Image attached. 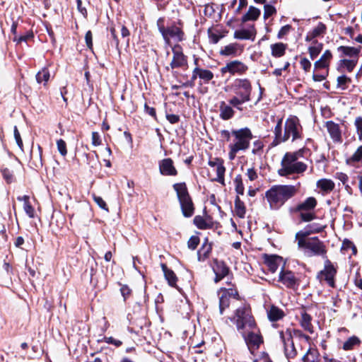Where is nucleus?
<instances>
[{
	"mask_svg": "<svg viewBox=\"0 0 362 362\" xmlns=\"http://www.w3.org/2000/svg\"><path fill=\"white\" fill-rule=\"evenodd\" d=\"M282 118L279 119L274 128L273 146H277L291 139L292 141L302 139L303 128L299 119L296 116L289 117L285 122L286 133L283 134Z\"/></svg>",
	"mask_w": 362,
	"mask_h": 362,
	"instance_id": "1",
	"label": "nucleus"
},
{
	"mask_svg": "<svg viewBox=\"0 0 362 362\" xmlns=\"http://www.w3.org/2000/svg\"><path fill=\"white\" fill-rule=\"evenodd\" d=\"M300 184L276 185L268 189L265 196L272 209H279L285 202L293 197L299 191Z\"/></svg>",
	"mask_w": 362,
	"mask_h": 362,
	"instance_id": "2",
	"label": "nucleus"
},
{
	"mask_svg": "<svg viewBox=\"0 0 362 362\" xmlns=\"http://www.w3.org/2000/svg\"><path fill=\"white\" fill-rule=\"evenodd\" d=\"M230 89L235 95L229 100L228 103L238 110H242L240 106L251 100L252 87L250 81L247 78H235L230 85Z\"/></svg>",
	"mask_w": 362,
	"mask_h": 362,
	"instance_id": "3",
	"label": "nucleus"
},
{
	"mask_svg": "<svg viewBox=\"0 0 362 362\" xmlns=\"http://www.w3.org/2000/svg\"><path fill=\"white\" fill-rule=\"evenodd\" d=\"M231 134L234 136V141L228 146V158L233 160L238 152L245 151L249 148L253 136L251 130L247 127L233 130Z\"/></svg>",
	"mask_w": 362,
	"mask_h": 362,
	"instance_id": "4",
	"label": "nucleus"
},
{
	"mask_svg": "<svg viewBox=\"0 0 362 362\" xmlns=\"http://www.w3.org/2000/svg\"><path fill=\"white\" fill-rule=\"evenodd\" d=\"M233 322L240 334H244V330L253 329L255 328V322L252 315L250 308L248 305L243 304L238 308L234 316L230 317Z\"/></svg>",
	"mask_w": 362,
	"mask_h": 362,
	"instance_id": "5",
	"label": "nucleus"
},
{
	"mask_svg": "<svg viewBox=\"0 0 362 362\" xmlns=\"http://www.w3.org/2000/svg\"><path fill=\"white\" fill-rule=\"evenodd\" d=\"M309 232H298L296 238L298 240V245L299 247L304 248L308 250L310 255H320L325 252L323 243L316 237L308 238Z\"/></svg>",
	"mask_w": 362,
	"mask_h": 362,
	"instance_id": "6",
	"label": "nucleus"
},
{
	"mask_svg": "<svg viewBox=\"0 0 362 362\" xmlns=\"http://www.w3.org/2000/svg\"><path fill=\"white\" fill-rule=\"evenodd\" d=\"M281 168L279 170L281 176H287L291 174H299L305 172L307 165L303 162L298 161L294 158V155L286 153L282 158Z\"/></svg>",
	"mask_w": 362,
	"mask_h": 362,
	"instance_id": "7",
	"label": "nucleus"
},
{
	"mask_svg": "<svg viewBox=\"0 0 362 362\" xmlns=\"http://www.w3.org/2000/svg\"><path fill=\"white\" fill-rule=\"evenodd\" d=\"M173 189L177 193L183 215L185 217H191L194 214V209L185 183L174 184Z\"/></svg>",
	"mask_w": 362,
	"mask_h": 362,
	"instance_id": "8",
	"label": "nucleus"
},
{
	"mask_svg": "<svg viewBox=\"0 0 362 362\" xmlns=\"http://www.w3.org/2000/svg\"><path fill=\"white\" fill-rule=\"evenodd\" d=\"M159 32L161 33L165 43L170 44V39L173 38L177 42H181L184 39V33L180 28L173 25L165 28L163 25V19L160 18L157 21Z\"/></svg>",
	"mask_w": 362,
	"mask_h": 362,
	"instance_id": "9",
	"label": "nucleus"
},
{
	"mask_svg": "<svg viewBox=\"0 0 362 362\" xmlns=\"http://www.w3.org/2000/svg\"><path fill=\"white\" fill-rule=\"evenodd\" d=\"M316 205V199L314 197H310L307 198L302 203L299 204L296 206V211L299 213V216L302 221H310L315 216L314 210Z\"/></svg>",
	"mask_w": 362,
	"mask_h": 362,
	"instance_id": "10",
	"label": "nucleus"
},
{
	"mask_svg": "<svg viewBox=\"0 0 362 362\" xmlns=\"http://www.w3.org/2000/svg\"><path fill=\"white\" fill-rule=\"evenodd\" d=\"M360 50V46L358 47L341 46V52H342L343 54L350 57L349 59H341V69H346L349 72H351L356 64Z\"/></svg>",
	"mask_w": 362,
	"mask_h": 362,
	"instance_id": "11",
	"label": "nucleus"
},
{
	"mask_svg": "<svg viewBox=\"0 0 362 362\" xmlns=\"http://www.w3.org/2000/svg\"><path fill=\"white\" fill-rule=\"evenodd\" d=\"M241 334L245 339L251 353L258 349L260 344L263 342L262 337L256 326L253 329L244 330V334Z\"/></svg>",
	"mask_w": 362,
	"mask_h": 362,
	"instance_id": "12",
	"label": "nucleus"
},
{
	"mask_svg": "<svg viewBox=\"0 0 362 362\" xmlns=\"http://www.w3.org/2000/svg\"><path fill=\"white\" fill-rule=\"evenodd\" d=\"M208 165L214 168L216 173V177L211 178V180L225 185L226 168L224 167L223 160L220 158H210Z\"/></svg>",
	"mask_w": 362,
	"mask_h": 362,
	"instance_id": "13",
	"label": "nucleus"
},
{
	"mask_svg": "<svg viewBox=\"0 0 362 362\" xmlns=\"http://www.w3.org/2000/svg\"><path fill=\"white\" fill-rule=\"evenodd\" d=\"M248 70V66L243 62L239 60H233L228 62L224 66L221 68L222 74L229 73L231 75L244 74Z\"/></svg>",
	"mask_w": 362,
	"mask_h": 362,
	"instance_id": "14",
	"label": "nucleus"
},
{
	"mask_svg": "<svg viewBox=\"0 0 362 362\" xmlns=\"http://www.w3.org/2000/svg\"><path fill=\"white\" fill-rule=\"evenodd\" d=\"M280 338L284 344V353L287 358H293L297 351L295 349L291 332L290 330L287 329L285 332H279Z\"/></svg>",
	"mask_w": 362,
	"mask_h": 362,
	"instance_id": "15",
	"label": "nucleus"
},
{
	"mask_svg": "<svg viewBox=\"0 0 362 362\" xmlns=\"http://www.w3.org/2000/svg\"><path fill=\"white\" fill-rule=\"evenodd\" d=\"M239 297L238 292L236 289L228 288L223 290L222 294L219 298V313L223 315L224 310L229 307L230 299L233 298L238 300Z\"/></svg>",
	"mask_w": 362,
	"mask_h": 362,
	"instance_id": "16",
	"label": "nucleus"
},
{
	"mask_svg": "<svg viewBox=\"0 0 362 362\" xmlns=\"http://www.w3.org/2000/svg\"><path fill=\"white\" fill-rule=\"evenodd\" d=\"M173 59L170 64L172 69L184 66L187 64V57L183 54L182 48L179 45L173 47Z\"/></svg>",
	"mask_w": 362,
	"mask_h": 362,
	"instance_id": "17",
	"label": "nucleus"
},
{
	"mask_svg": "<svg viewBox=\"0 0 362 362\" xmlns=\"http://www.w3.org/2000/svg\"><path fill=\"white\" fill-rule=\"evenodd\" d=\"M337 273V270L329 264H325L324 270L321 271L317 274V278L321 282H326L328 286L334 287V276Z\"/></svg>",
	"mask_w": 362,
	"mask_h": 362,
	"instance_id": "18",
	"label": "nucleus"
},
{
	"mask_svg": "<svg viewBox=\"0 0 362 362\" xmlns=\"http://www.w3.org/2000/svg\"><path fill=\"white\" fill-rule=\"evenodd\" d=\"M257 35V31L254 25H250L246 29H240L234 32L233 37L238 40H250L254 41Z\"/></svg>",
	"mask_w": 362,
	"mask_h": 362,
	"instance_id": "19",
	"label": "nucleus"
},
{
	"mask_svg": "<svg viewBox=\"0 0 362 362\" xmlns=\"http://www.w3.org/2000/svg\"><path fill=\"white\" fill-rule=\"evenodd\" d=\"M159 170L163 175L175 176L177 174V171L171 158H165L160 160L159 163Z\"/></svg>",
	"mask_w": 362,
	"mask_h": 362,
	"instance_id": "20",
	"label": "nucleus"
},
{
	"mask_svg": "<svg viewBox=\"0 0 362 362\" xmlns=\"http://www.w3.org/2000/svg\"><path fill=\"white\" fill-rule=\"evenodd\" d=\"M214 263L213 270L216 274L214 281L217 283L228 274L229 269L222 261L214 259Z\"/></svg>",
	"mask_w": 362,
	"mask_h": 362,
	"instance_id": "21",
	"label": "nucleus"
},
{
	"mask_svg": "<svg viewBox=\"0 0 362 362\" xmlns=\"http://www.w3.org/2000/svg\"><path fill=\"white\" fill-rule=\"evenodd\" d=\"M279 281L288 288H293L296 284V278L291 271H284L282 269L279 273Z\"/></svg>",
	"mask_w": 362,
	"mask_h": 362,
	"instance_id": "22",
	"label": "nucleus"
},
{
	"mask_svg": "<svg viewBox=\"0 0 362 362\" xmlns=\"http://www.w3.org/2000/svg\"><path fill=\"white\" fill-rule=\"evenodd\" d=\"M233 105L226 103L224 101H221L219 105V117L223 120H228L231 119L235 114V111L233 109Z\"/></svg>",
	"mask_w": 362,
	"mask_h": 362,
	"instance_id": "23",
	"label": "nucleus"
},
{
	"mask_svg": "<svg viewBox=\"0 0 362 362\" xmlns=\"http://www.w3.org/2000/svg\"><path fill=\"white\" fill-rule=\"evenodd\" d=\"M300 326L307 332L312 334L314 332L313 326L312 325V317L305 311H300Z\"/></svg>",
	"mask_w": 362,
	"mask_h": 362,
	"instance_id": "24",
	"label": "nucleus"
},
{
	"mask_svg": "<svg viewBox=\"0 0 362 362\" xmlns=\"http://www.w3.org/2000/svg\"><path fill=\"white\" fill-rule=\"evenodd\" d=\"M212 250L211 244L208 242V240L206 239L203 243L201 248L197 252V257L199 262H204L206 260L211 254Z\"/></svg>",
	"mask_w": 362,
	"mask_h": 362,
	"instance_id": "25",
	"label": "nucleus"
},
{
	"mask_svg": "<svg viewBox=\"0 0 362 362\" xmlns=\"http://www.w3.org/2000/svg\"><path fill=\"white\" fill-rule=\"evenodd\" d=\"M265 263L270 272L274 273L282 264V258L277 255H272L267 257Z\"/></svg>",
	"mask_w": 362,
	"mask_h": 362,
	"instance_id": "26",
	"label": "nucleus"
},
{
	"mask_svg": "<svg viewBox=\"0 0 362 362\" xmlns=\"http://www.w3.org/2000/svg\"><path fill=\"white\" fill-rule=\"evenodd\" d=\"M326 127L330 137L334 141H339V126L338 124L332 121H327L326 122Z\"/></svg>",
	"mask_w": 362,
	"mask_h": 362,
	"instance_id": "27",
	"label": "nucleus"
},
{
	"mask_svg": "<svg viewBox=\"0 0 362 362\" xmlns=\"http://www.w3.org/2000/svg\"><path fill=\"white\" fill-rule=\"evenodd\" d=\"M243 50V47L238 43H230L226 46H224L219 52V54L222 56H235L237 54L238 50Z\"/></svg>",
	"mask_w": 362,
	"mask_h": 362,
	"instance_id": "28",
	"label": "nucleus"
},
{
	"mask_svg": "<svg viewBox=\"0 0 362 362\" xmlns=\"http://www.w3.org/2000/svg\"><path fill=\"white\" fill-rule=\"evenodd\" d=\"M270 47L272 55L274 57L279 58L285 54L287 45L283 42H276L271 45Z\"/></svg>",
	"mask_w": 362,
	"mask_h": 362,
	"instance_id": "29",
	"label": "nucleus"
},
{
	"mask_svg": "<svg viewBox=\"0 0 362 362\" xmlns=\"http://www.w3.org/2000/svg\"><path fill=\"white\" fill-rule=\"evenodd\" d=\"M161 268L168 284L170 286L175 287L177 278L174 272L172 269H168L165 264H161Z\"/></svg>",
	"mask_w": 362,
	"mask_h": 362,
	"instance_id": "30",
	"label": "nucleus"
},
{
	"mask_svg": "<svg viewBox=\"0 0 362 362\" xmlns=\"http://www.w3.org/2000/svg\"><path fill=\"white\" fill-rule=\"evenodd\" d=\"M261 13L259 8L255 6H250L248 11L241 18L242 23H245L248 21H256L258 19Z\"/></svg>",
	"mask_w": 362,
	"mask_h": 362,
	"instance_id": "31",
	"label": "nucleus"
},
{
	"mask_svg": "<svg viewBox=\"0 0 362 362\" xmlns=\"http://www.w3.org/2000/svg\"><path fill=\"white\" fill-rule=\"evenodd\" d=\"M325 25L322 23H319L315 28L308 33L305 40L307 41H310L314 38L320 36L325 33Z\"/></svg>",
	"mask_w": 362,
	"mask_h": 362,
	"instance_id": "32",
	"label": "nucleus"
},
{
	"mask_svg": "<svg viewBox=\"0 0 362 362\" xmlns=\"http://www.w3.org/2000/svg\"><path fill=\"white\" fill-rule=\"evenodd\" d=\"M361 343V341L358 337L352 336L344 342L342 348L345 351L352 350L359 346Z\"/></svg>",
	"mask_w": 362,
	"mask_h": 362,
	"instance_id": "33",
	"label": "nucleus"
},
{
	"mask_svg": "<svg viewBox=\"0 0 362 362\" xmlns=\"http://www.w3.org/2000/svg\"><path fill=\"white\" fill-rule=\"evenodd\" d=\"M17 199L18 201L24 202L23 209L25 212L30 218H33L35 216V209L29 202V197L24 195L23 197H18Z\"/></svg>",
	"mask_w": 362,
	"mask_h": 362,
	"instance_id": "34",
	"label": "nucleus"
},
{
	"mask_svg": "<svg viewBox=\"0 0 362 362\" xmlns=\"http://www.w3.org/2000/svg\"><path fill=\"white\" fill-rule=\"evenodd\" d=\"M267 315L269 320L277 321L284 317V313L283 310H281L279 308L272 305L267 311Z\"/></svg>",
	"mask_w": 362,
	"mask_h": 362,
	"instance_id": "35",
	"label": "nucleus"
},
{
	"mask_svg": "<svg viewBox=\"0 0 362 362\" xmlns=\"http://www.w3.org/2000/svg\"><path fill=\"white\" fill-rule=\"evenodd\" d=\"M317 186L324 192H329L334 187V183L328 179H321L317 181Z\"/></svg>",
	"mask_w": 362,
	"mask_h": 362,
	"instance_id": "36",
	"label": "nucleus"
},
{
	"mask_svg": "<svg viewBox=\"0 0 362 362\" xmlns=\"http://www.w3.org/2000/svg\"><path fill=\"white\" fill-rule=\"evenodd\" d=\"M332 57L331 52L327 50L320 57V59L315 62V69H322L328 66V61Z\"/></svg>",
	"mask_w": 362,
	"mask_h": 362,
	"instance_id": "37",
	"label": "nucleus"
},
{
	"mask_svg": "<svg viewBox=\"0 0 362 362\" xmlns=\"http://www.w3.org/2000/svg\"><path fill=\"white\" fill-rule=\"evenodd\" d=\"M235 214L239 218H244L245 213H246V209L245 206V204L243 202H242L238 196L235 197Z\"/></svg>",
	"mask_w": 362,
	"mask_h": 362,
	"instance_id": "38",
	"label": "nucleus"
},
{
	"mask_svg": "<svg viewBox=\"0 0 362 362\" xmlns=\"http://www.w3.org/2000/svg\"><path fill=\"white\" fill-rule=\"evenodd\" d=\"M199 78L204 83H208L214 78V74L209 69H202L198 66Z\"/></svg>",
	"mask_w": 362,
	"mask_h": 362,
	"instance_id": "39",
	"label": "nucleus"
},
{
	"mask_svg": "<svg viewBox=\"0 0 362 362\" xmlns=\"http://www.w3.org/2000/svg\"><path fill=\"white\" fill-rule=\"evenodd\" d=\"M341 250L349 252L351 251L350 253H348L349 257L351 255H356L357 252V249L354 243L348 239H344L342 243V245L341 247Z\"/></svg>",
	"mask_w": 362,
	"mask_h": 362,
	"instance_id": "40",
	"label": "nucleus"
},
{
	"mask_svg": "<svg viewBox=\"0 0 362 362\" xmlns=\"http://www.w3.org/2000/svg\"><path fill=\"white\" fill-rule=\"evenodd\" d=\"M194 223L202 230L211 228V224L201 216H196L194 218Z\"/></svg>",
	"mask_w": 362,
	"mask_h": 362,
	"instance_id": "41",
	"label": "nucleus"
},
{
	"mask_svg": "<svg viewBox=\"0 0 362 362\" xmlns=\"http://www.w3.org/2000/svg\"><path fill=\"white\" fill-rule=\"evenodd\" d=\"M49 71L47 69L44 68L41 71H38L36 74V81L38 83H41L42 82L45 83V85L49 79Z\"/></svg>",
	"mask_w": 362,
	"mask_h": 362,
	"instance_id": "42",
	"label": "nucleus"
},
{
	"mask_svg": "<svg viewBox=\"0 0 362 362\" xmlns=\"http://www.w3.org/2000/svg\"><path fill=\"white\" fill-rule=\"evenodd\" d=\"M234 182L235 185V191L238 194L243 195L244 194V185L242 181V178L240 175H238L235 177L234 180Z\"/></svg>",
	"mask_w": 362,
	"mask_h": 362,
	"instance_id": "43",
	"label": "nucleus"
},
{
	"mask_svg": "<svg viewBox=\"0 0 362 362\" xmlns=\"http://www.w3.org/2000/svg\"><path fill=\"white\" fill-rule=\"evenodd\" d=\"M317 356L315 351L309 349L303 357V362H315Z\"/></svg>",
	"mask_w": 362,
	"mask_h": 362,
	"instance_id": "44",
	"label": "nucleus"
},
{
	"mask_svg": "<svg viewBox=\"0 0 362 362\" xmlns=\"http://www.w3.org/2000/svg\"><path fill=\"white\" fill-rule=\"evenodd\" d=\"M93 199L100 208L107 212L109 211V209L106 204V202L103 200V199L101 197L97 196L95 194H93Z\"/></svg>",
	"mask_w": 362,
	"mask_h": 362,
	"instance_id": "45",
	"label": "nucleus"
},
{
	"mask_svg": "<svg viewBox=\"0 0 362 362\" xmlns=\"http://www.w3.org/2000/svg\"><path fill=\"white\" fill-rule=\"evenodd\" d=\"M276 8L269 4H265L264 6V18H268L269 17L272 16L274 13H276Z\"/></svg>",
	"mask_w": 362,
	"mask_h": 362,
	"instance_id": "46",
	"label": "nucleus"
},
{
	"mask_svg": "<svg viewBox=\"0 0 362 362\" xmlns=\"http://www.w3.org/2000/svg\"><path fill=\"white\" fill-rule=\"evenodd\" d=\"M208 35L210 42L213 44L218 43V42L224 37L223 35L213 33L210 29L209 30Z\"/></svg>",
	"mask_w": 362,
	"mask_h": 362,
	"instance_id": "47",
	"label": "nucleus"
},
{
	"mask_svg": "<svg viewBox=\"0 0 362 362\" xmlns=\"http://www.w3.org/2000/svg\"><path fill=\"white\" fill-rule=\"evenodd\" d=\"M57 146L60 154L65 156L67 154L66 142L63 139H59L57 141Z\"/></svg>",
	"mask_w": 362,
	"mask_h": 362,
	"instance_id": "48",
	"label": "nucleus"
},
{
	"mask_svg": "<svg viewBox=\"0 0 362 362\" xmlns=\"http://www.w3.org/2000/svg\"><path fill=\"white\" fill-rule=\"evenodd\" d=\"M354 124L356 128V132L358 136V139L360 141H362V117H356L355 119Z\"/></svg>",
	"mask_w": 362,
	"mask_h": 362,
	"instance_id": "49",
	"label": "nucleus"
},
{
	"mask_svg": "<svg viewBox=\"0 0 362 362\" xmlns=\"http://www.w3.org/2000/svg\"><path fill=\"white\" fill-rule=\"evenodd\" d=\"M199 243V237L193 235L189 239V240L187 242V245L189 249L195 250L197 248V247L198 246Z\"/></svg>",
	"mask_w": 362,
	"mask_h": 362,
	"instance_id": "50",
	"label": "nucleus"
},
{
	"mask_svg": "<svg viewBox=\"0 0 362 362\" xmlns=\"http://www.w3.org/2000/svg\"><path fill=\"white\" fill-rule=\"evenodd\" d=\"M100 341H104L107 344H113L117 347H119L122 344V342L120 340L115 339L112 337H104L103 339L100 340Z\"/></svg>",
	"mask_w": 362,
	"mask_h": 362,
	"instance_id": "51",
	"label": "nucleus"
},
{
	"mask_svg": "<svg viewBox=\"0 0 362 362\" xmlns=\"http://www.w3.org/2000/svg\"><path fill=\"white\" fill-rule=\"evenodd\" d=\"M292 29L291 25H286L283 26L277 34L278 39H282L285 35H286Z\"/></svg>",
	"mask_w": 362,
	"mask_h": 362,
	"instance_id": "52",
	"label": "nucleus"
},
{
	"mask_svg": "<svg viewBox=\"0 0 362 362\" xmlns=\"http://www.w3.org/2000/svg\"><path fill=\"white\" fill-rule=\"evenodd\" d=\"M129 35H130V33H129V30L124 25H122L121 28V35H122V38L124 39V43L126 44L127 46L129 45Z\"/></svg>",
	"mask_w": 362,
	"mask_h": 362,
	"instance_id": "53",
	"label": "nucleus"
},
{
	"mask_svg": "<svg viewBox=\"0 0 362 362\" xmlns=\"http://www.w3.org/2000/svg\"><path fill=\"white\" fill-rule=\"evenodd\" d=\"M13 133H14V137H15L17 145L21 150H23V141L21 139V134H20L16 126L14 127Z\"/></svg>",
	"mask_w": 362,
	"mask_h": 362,
	"instance_id": "54",
	"label": "nucleus"
},
{
	"mask_svg": "<svg viewBox=\"0 0 362 362\" xmlns=\"http://www.w3.org/2000/svg\"><path fill=\"white\" fill-rule=\"evenodd\" d=\"M348 176L345 174L341 173V182L345 186V189L349 194L351 193V188L349 184Z\"/></svg>",
	"mask_w": 362,
	"mask_h": 362,
	"instance_id": "55",
	"label": "nucleus"
},
{
	"mask_svg": "<svg viewBox=\"0 0 362 362\" xmlns=\"http://www.w3.org/2000/svg\"><path fill=\"white\" fill-rule=\"evenodd\" d=\"M2 175L4 178L6 180L8 183H10L13 181V173L7 168L2 170Z\"/></svg>",
	"mask_w": 362,
	"mask_h": 362,
	"instance_id": "56",
	"label": "nucleus"
},
{
	"mask_svg": "<svg viewBox=\"0 0 362 362\" xmlns=\"http://www.w3.org/2000/svg\"><path fill=\"white\" fill-rule=\"evenodd\" d=\"M263 148V144L260 141H256L253 143V148L252 150V153L253 154H258L260 151H262Z\"/></svg>",
	"mask_w": 362,
	"mask_h": 362,
	"instance_id": "57",
	"label": "nucleus"
},
{
	"mask_svg": "<svg viewBox=\"0 0 362 362\" xmlns=\"http://www.w3.org/2000/svg\"><path fill=\"white\" fill-rule=\"evenodd\" d=\"M350 160L358 162L362 161V146L358 148V149L350 158Z\"/></svg>",
	"mask_w": 362,
	"mask_h": 362,
	"instance_id": "58",
	"label": "nucleus"
},
{
	"mask_svg": "<svg viewBox=\"0 0 362 362\" xmlns=\"http://www.w3.org/2000/svg\"><path fill=\"white\" fill-rule=\"evenodd\" d=\"M308 152V149L303 148L296 152L289 153V154L293 156L294 155V158L298 160L299 158L303 157L304 155Z\"/></svg>",
	"mask_w": 362,
	"mask_h": 362,
	"instance_id": "59",
	"label": "nucleus"
},
{
	"mask_svg": "<svg viewBox=\"0 0 362 362\" xmlns=\"http://www.w3.org/2000/svg\"><path fill=\"white\" fill-rule=\"evenodd\" d=\"M85 41L87 47L91 49L93 47V35L90 30L86 32L85 35Z\"/></svg>",
	"mask_w": 362,
	"mask_h": 362,
	"instance_id": "60",
	"label": "nucleus"
},
{
	"mask_svg": "<svg viewBox=\"0 0 362 362\" xmlns=\"http://www.w3.org/2000/svg\"><path fill=\"white\" fill-rule=\"evenodd\" d=\"M101 144L100 135L98 132H93L92 133V144L95 146H100Z\"/></svg>",
	"mask_w": 362,
	"mask_h": 362,
	"instance_id": "61",
	"label": "nucleus"
},
{
	"mask_svg": "<svg viewBox=\"0 0 362 362\" xmlns=\"http://www.w3.org/2000/svg\"><path fill=\"white\" fill-rule=\"evenodd\" d=\"M120 291L124 300L131 294V289L127 285H122L120 288Z\"/></svg>",
	"mask_w": 362,
	"mask_h": 362,
	"instance_id": "62",
	"label": "nucleus"
},
{
	"mask_svg": "<svg viewBox=\"0 0 362 362\" xmlns=\"http://www.w3.org/2000/svg\"><path fill=\"white\" fill-rule=\"evenodd\" d=\"M300 66L305 71H308L310 69L311 64L308 59L306 58H303L300 62Z\"/></svg>",
	"mask_w": 362,
	"mask_h": 362,
	"instance_id": "63",
	"label": "nucleus"
},
{
	"mask_svg": "<svg viewBox=\"0 0 362 362\" xmlns=\"http://www.w3.org/2000/svg\"><path fill=\"white\" fill-rule=\"evenodd\" d=\"M246 174L249 180L251 181H253L257 178V174L253 168L247 169Z\"/></svg>",
	"mask_w": 362,
	"mask_h": 362,
	"instance_id": "64",
	"label": "nucleus"
}]
</instances>
